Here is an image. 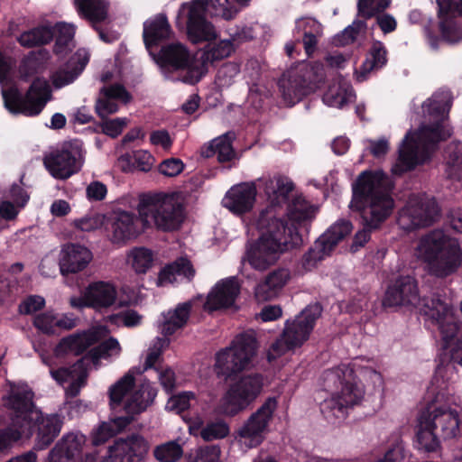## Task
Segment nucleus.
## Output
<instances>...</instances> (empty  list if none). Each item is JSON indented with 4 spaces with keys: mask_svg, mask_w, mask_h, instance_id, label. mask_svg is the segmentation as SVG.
<instances>
[{
    "mask_svg": "<svg viewBox=\"0 0 462 462\" xmlns=\"http://www.w3.org/2000/svg\"><path fill=\"white\" fill-rule=\"evenodd\" d=\"M256 186L267 206L259 212L256 226L261 236L247 250V259L253 268L263 271L288 249L285 235L289 224V178L280 173L263 176Z\"/></svg>",
    "mask_w": 462,
    "mask_h": 462,
    "instance_id": "nucleus-1",
    "label": "nucleus"
},
{
    "mask_svg": "<svg viewBox=\"0 0 462 462\" xmlns=\"http://www.w3.org/2000/svg\"><path fill=\"white\" fill-rule=\"evenodd\" d=\"M392 189L393 185L383 171H365L353 183L350 208L359 213L363 229L353 238L352 253L364 247L371 238V231L379 228L392 215L395 205Z\"/></svg>",
    "mask_w": 462,
    "mask_h": 462,
    "instance_id": "nucleus-2",
    "label": "nucleus"
},
{
    "mask_svg": "<svg viewBox=\"0 0 462 462\" xmlns=\"http://www.w3.org/2000/svg\"><path fill=\"white\" fill-rule=\"evenodd\" d=\"M101 328H90L81 332L70 334L62 337L54 348V354L58 357L64 356L68 353L75 356L82 355L88 347L98 343L88 350L84 356L67 367H61L63 375H88L91 371L98 370L102 365V359H108L114 354L118 355L121 346L118 340L110 337L101 342Z\"/></svg>",
    "mask_w": 462,
    "mask_h": 462,
    "instance_id": "nucleus-3",
    "label": "nucleus"
},
{
    "mask_svg": "<svg viewBox=\"0 0 462 462\" xmlns=\"http://www.w3.org/2000/svg\"><path fill=\"white\" fill-rule=\"evenodd\" d=\"M33 393L26 384H10V393L6 399L7 406L14 411V426L30 422L32 435L36 434L34 448H46L58 436L62 420L57 414L43 415L33 405Z\"/></svg>",
    "mask_w": 462,
    "mask_h": 462,
    "instance_id": "nucleus-4",
    "label": "nucleus"
},
{
    "mask_svg": "<svg viewBox=\"0 0 462 462\" xmlns=\"http://www.w3.org/2000/svg\"><path fill=\"white\" fill-rule=\"evenodd\" d=\"M249 2L250 0H191L180 5L178 16L186 19L187 36L192 43L210 42L217 38V33L206 15L231 20Z\"/></svg>",
    "mask_w": 462,
    "mask_h": 462,
    "instance_id": "nucleus-5",
    "label": "nucleus"
},
{
    "mask_svg": "<svg viewBox=\"0 0 462 462\" xmlns=\"http://www.w3.org/2000/svg\"><path fill=\"white\" fill-rule=\"evenodd\" d=\"M451 135L452 129L444 119L422 125L414 134L408 132L399 148L397 166L400 171H411L430 162L439 143Z\"/></svg>",
    "mask_w": 462,
    "mask_h": 462,
    "instance_id": "nucleus-6",
    "label": "nucleus"
},
{
    "mask_svg": "<svg viewBox=\"0 0 462 462\" xmlns=\"http://www.w3.org/2000/svg\"><path fill=\"white\" fill-rule=\"evenodd\" d=\"M419 250L430 273L439 278L456 273L462 262L458 241L440 229L432 230L424 236L420 241Z\"/></svg>",
    "mask_w": 462,
    "mask_h": 462,
    "instance_id": "nucleus-7",
    "label": "nucleus"
},
{
    "mask_svg": "<svg viewBox=\"0 0 462 462\" xmlns=\"http://www.w3.org/2000/svg\"><path fill=\"white\" fill-rule=\"evenodd\" d=\"M457 411L436 408L422 411L418 418L417 441L425 452H437L441 440L456 438L459 433Z\"/></svg>",
    "mask_w": 462,
    "mask_h": 462,
    "instance_id": "nucleus-8",
    "label": "nucleus"
},
{
    "mask_svg": "<svg viewBox=\"0 0 462 462\" xmlns=\"http://www.w3.org/2000/svg\"><path fill=\"white\" fill-rule=\"evenodd\" d=\"M150 54L163 72L181 71L180 80L185 84L196 85L206 75L203 61L198 60V56L191 55L180 42L162 44L156 53Z\"/></svg>",
    "mask_w": 462,
    "mask_h": 462,
    "instance_id": "nucleus-9",
    "label": "nucleus"
},
{
    "mask_svg": "<svg viewBox=\"0 0 462 462\" xmlns=\"http://www.w3.org/2000/svg\"><path fill=\"white\" fill-rule=\"evenodd\" d=\"M138 212L143 217V226L151 217L156 228L163 232L180 229L185 219L184 206L171 195H143L140 199Z\"/></svg>",
    "mask_w": 462,
    "mask_h": 462,
    "instance_id": "nucleus-10",
    "label": "nucleus"
},
{
    "mask_svg": "<svg viewBox=\"0 0 462 462\" xmlns=\"http://www.w3.org/2000/svg\"><path fill=\"white\" fill-rule=\"evenodd\" d=\"M111 405H122L128 413H140L150 406L156 391L143 377H122L109 389Z\"/></svg>",
    "mask_w": 462,
    "mask_h": 462,
    "instance_id": "nucleus-11",
    "label": "nucleus"
},
{
    "mask_svg": "<svg viewBox=\"0 0 462 462\" xmlns=\"http://www.w3.org/2000/svg\"><path fill=\"white\" fill-rule=\"evenodd\" d=\"M422 311L434 325L438 326L441 347L444 350L451 348L452 351L461 353L456 362L462 366L461 322L454 315L451 307L441 299L433 298L426 301Z\"/></svg>",
    "mask_w": 462,
    "mask_h": 462,
    "instance_id": "nucleus-12",
    "label": "nucleus"
},
{
    "mask_svg": "<svg viewBox=\"0 0 462 462\" xmlns=\"http://www.w3.org/2000/svg\"><path fill=\"white\" fill-rule=\"evenodd\" d=\"M263 391L262 377H235L221 397L216 411L221 415L236 416L254 402Z\"/></svg>",
    "mask_w": 462,
    "mask_h": 462,
    "instance_id": "nucleus-13",
    "label": "nucleus"
},
{
    "mask_svg": "<svg viewBox=\"0 0 462 462\" xmlns=\"http://www.w3.org/2000/svg\"><path fill=\"white\" fill-rule=\"evenodd\" d=\"M257 346V340L253 332L237 335L231 347L216 355V375H238L250 364L256 354Z\"/></svg>",
    "mask_w": 462,
    "mask_h": 462,
    "instance_id": "nucleus-14",
    "label": "nucleus"
},
{
    "mask_svg": "<svg viewBox=\"0 0 462 462\" xmlns=\"http://www.w3.org/2000/svg\"><path fill=\"white\" fill-rule=\"evenodd\" d=\"M51 96V90L45 80L36 78L27 91L23 94L18 88H10L3 92L6 109L14 115L36 116L42 113Z\"/></svg>",
    "mask_w": 462,
    "mask_h": 462,
    "instance_id": "nucleus-15",
    "label": "nucleus"
},
{
    "mask_svg": "<svg viewBox=\"0 0 462 462\" xmlns=\"http://www.w3.org/2000/svg\"><path fill=\"white\" fill-rule=\"evenodd\" d=\"M83 143L70 140L44 157L43 163L50 174L57 180H67L78 173L84 162Z\"/></svg>",
    "mask_w": 462,
    "mask_h": 462,
    "instance_id": "nucleus-16",
    "label": "nucleus"
},
{
    "mask_svg": "<svg viewBox=\"0 0 462 462\" xmlns=\"http://www.w3.org/2000/svg\"><path fill=\"white\" fill-rule=\"evenodd\" d=\"M295 185L291 181V250L300 248L308 240L312 222L319 208L302 194H293Z\"/></svg>",
    "mask_w": 462,
    "mask_h": 462,
    "instance_id": "nucleus-17",
    "label": "nucleus"
},
{
    "mask_svg": "<svg viewBox=\"0 0 462 462\" xmlns=\"http://www.w3.org/2000/svg\"><path fill=\"white\" fill-rule=\"evenodd\" d=\"M276 409L277 400L275 398L266 399L238 430L236 435L238 443L245 448L259 446L269 431V425Z\"/></svg>",
    "mask_w": 462,
    "mask_h": 462,
    "instance_id": "nucleus-18",
    "label": "nucleus"
},
{
    "mask_svg": "<svg viewBox=\"0 0 462 462\" xmlns=\"http://www.w3.org/2000/svg\"><path fill=\"white\" fill-rule=\"evenodd\" d=\"M353 225L347 219H338L331 225L314 243L301 259L302 267L310 270L319 261L331 254L337 245L351 234Z\"/></svg>",
    "mask_w": 462,
    "mask_h": 462,
    "instance_id": "nucleus-19",
    "label": "nucleus"
},
{
    "mask_svg": "<svg viewBox=\"0 0 462 462\" xmlns=\"http://www.w3.org/2000/svg\"><path fill=\"white\" fill-rule=\"evenodd\" d=\"M150 444L142 435L134 433L117 439L108 448L100 462H143L149 453Z\"/></svg>",
    "mask_w": 462,
    "mask_h": 462,
    "instance_id": "nucleus-20",
    "label": "nucleus"
},
{
    "mask_svg": "<svg viewBox=\"0 0 462 462\" xmlns=\"http://www.w3.org/2000/svg\"><path fill=\"white\" fill-rule=\"evenodd\" d=\"M440 213L439 206L433 197H420L418 200L400 212L399 224L411 231L432 225Z\"/></svg>",
    "mask_w": 462,
    "mask_h": 462,
    "instance_id": "nucleus-21",
    "label": "nucleus"
},
{
    "mask_svg": "<svg viewBox=\"0 0 462 462\" xmlns=\"http://www.w3.org/2000/svg\"><path fill=\"white\" fill-rule=\"evenodd\" d=\"M433 298L439 299V296H433L420 300L415 278L411 275H400L388 286L383 299V305L386 307L417 306L420 304L421 301L420 313L426 316L422 309L426 301Z\"/></svg>",
    "mask_w": 462,
    "mask_h": 462,
    "instance_id": "nucleus-22",
    "label": "nucleus"
},
{
    "mask_svg": "<svg viewBox=\"0 0 462 462\" xmlns=\"http://www.w3.org/2000/svg\"><path fill=\"white\" fill-rule=\"evenodd\" d=\"M143 217L125 210L115 211L109 220V231L114 244L125 243L134 239L141 233L140 223Z\"/></svg>",
    "mask_w": 462,
    "mask_h": 462,
    "instance_id": "nucleus-23",
    "label": "nucleus"
},
{
    "mask_svg": "<svg viewBox=\"0 0 462 462\" xmlns=\"http://www.w3.org/2000/svg\"><path fill=\"white\" fill-rule=\"evenodd\" d=\"M322 311L319 302L310 304L291 322V350L300 346L309 339Z\"/></svg>",
    "mask_w": 462,
    "mask_h": 462,
    "instance_id": "nucleus-24",
    "label": "nucleus"
},
{
    "mask_svg": "<svg viewBox=\"0 0 462 462\" xmlns=\"http://www.w3.org/2000/svg\"><path fill=\"white\" fill-rule=\"evenodd\" d=\"M93 259L92 252L85 245L69 243L60 252L59 266L63 276L85 270Z\"/></svg>",
    "mask_w": 462,
    "mask_h": 462,
    "instance_id": "nucleus-25",
    "label": "nucleus"
},
{
    "mask_svg": "<svg viewBox=\"0 0 462 462\" xmlns=\"http://www.w3.org/2000/svg\"><path fill=\"white\" fill-rule=\"evenodd\" d=\"M241 286L236 277L223 279L216 283L205 303L210 311L231 308L240 294Z\"/></svg>",
    "mask_w": 462,
    "mask_h": 462,
    "instance_id": "nucleus-26",
    "label": "nucleus"
},
{
    "mask_svg": "<svg viewBox=\"0 0 462 462\" xmlns=\"http://www.w3.org/2000/svg\"><path fill=\"white\" fill-rule=\"evenodd\" d=\"M257 194L254 182L236 185L226 192L224 206L236 215L245 214L254 208Z\"/></svg>",
    "mask_w": 462,
    "mask_h": 462,
    "instance_id": "nucleus-27",
    "label": "nucleus"
},
{
    "mask_svg": "<svg viewBox=\"0 0 462 462\" xmlns=\"http://www.w3.org/2000/svg\"><path fill=\"white\" fill-rule=\"evenodd\" d=\"M89 58L90 54L86 49L77 50L64 65L52 73L51 79L53 86L61 88L72 83L83 72Z\"/></svg>",
    "mask_w": 462,
    "mask_h": 462,
    "instance_id": "nucleus-28",
    "label": "nucleus"
},
{
    "mask_svg": "<svg viewBox=\"0 0 462 462\" xmlns=\"http://www.w3.org/2000/svg\"><path fill=\"white\" fill-rule=\"evenodd\" d=\"M172 33L171 24L164 14H159L143 23V42L150 53H152L153 49L162 42L171 39Z\"/></svg>",
    "mask_w": 462,
    "mask_h": 462,
    "instance_id": "nucleus-29",
    "label": "nucleus"
},
{
    "mask_svg": "<svg viewBox=\"0 0 462 462\" xmlns=\"http://www.w3.org/2000/svg\"><path fill=\"white\" fill-rule=\"evenodd\" d=\"M117 291L114 284L107 282H93L87 287L88 308L102 310L116 304Z\"/></svg>",
    "mask_w": 462,
    "mask_h": 462,
    "instance_id": "nucleus-30",
    "label": "nucleus"
},
{
    "mask_svg": "<svg viewBox=\"0 0 462 462\" xmlns=\"http://www.w3.org/2000/svg\"><path fill=\"white\" fill-rule=\"evenodd\" d=\"M79 15L91 26L100 24L108 17L109 4L106 0H74Z\"/></svg>",
    "mask_w": 462,
    "mask_h": 462,
    "instance_id": "nucleus-31",
    "label": "nucleus"
},
{
    "mask_svg": "<svg viewBox=\"0 0 462 462\" xmlns=\"http://www.w3.org/2000/svg\"><path fill=\"white\" fill-rule=\"evenodd\" d=\"M289 273L273 271L266 278L258 283L254 290V297L258 302L268 301L275 298L280 290L286 283Z\"/></svg>",
    "mask_w": 462,
    "mask_h": 462,
    "instance_id": "nucleus-32",
    "label": "nucleus"
},
{
    "mask_svg": "<svg viewBox=\"0 0 462 462\" xmlns=\"http://www.w3.org/2000/svg\"><path fill=\"white\" fill-rule=\"evenodd\" d=\"M234 135L233 133H226L213 139L208 145L201 148V156L204 158L217 156L219 162H230L236 154L232 145Z\"/></svg>",
    "mask_w": 462,
    "mask_h": 462,
    "instance_id": "nucleus-33",
    "label": "nucleus"
},
{
    "mask_svg": "<svg viewBox=\"0 0 462 462\" xmlns=\"http://www.w3.org/2000/svg\"><path fill=\"white\" fill-rule=\"evenodd\" d=\"M165 344V339L158 337L154 347L148 352L142 368L139 367L138 371H134V368H133L125 374V375L142 374L149 369H153L158 375H175L173 370L171 367L164 365L162 359V347Z\"/></svg>",
    "mask_w": 462,
    "mask_h": 462,
    "instance_id": "nucleus-34",
    "label": "nucleus"
},
{
    "mask_svg": "<svg viewBox=\"0 0 462 462\" xmlns=\"http://www.w3.org/2000/svg\"><path fill=\"white\" fill-rule=\"evenodd\" d=\"M191 307L192 305L189 301L180 303L175 310H169L167 314H164V320L161 327L162 333L165 337H169L185 327L189 319Z\"/></svg>",
    "mask_w": 462,
    "mask_h": 462,
    "instance_id": "nucleus-35",
    "label": "nucleus"
},
{
    "mask_svg": "<svg viewBox=\"0 0 462 462\" xmlns=\"http://www.w3.org/2000/svg\"><path fill=\"white\" fill-rule=\"evenodd\" d=\"M387 61V50L384 44L380 41H374L368 56L359 69L358 78H362V80L366 79L372 71L381 69Z\"/></svg>",
    "mask_w": 462,
    "mask_h": 462,
    "instance_id": "nucleus-36",
    "label": "nucleus"
},
{
    "mask_svg": "<svg viewBox=\"0 0 462 462\" xmlns=\"http://www.w3.org/2000/svg\"><path fill=\"white\" fill-rule=\"evenodd\" d=\"M53 30L55 37L53 52L59 57H64L75 47L74 27L64 23H58Z\"/></svg>",
    "mask_w": 462,
    "mask_h": 462,
    "instance_id": "nucleus-37",
    "label": "nucleus"
},
{
    "mask_svg": "<svg viewBox=\"0 0 462 462\" xmlns=\"http://www.w3.org/2000/svg\"><path fill=\"white\" fill-rule=\"evenodd\" d=\"M446 172L452 180L462 179V144L459 142H452L444 150Z\"/></svg>",
    "mask_w": 462,
    "mask_h": 462,
    "instance_id": "nucleus-38",
    "label": "nucleus"
},
{
    "mask_svg": "<svg viewBox=\"0 0 462 462\" xmlns=\"http://www.w3.org/2000/svg\"><path fill=\"white\" fill-rule=\"evenodd\" d=\"M130 423L128 417H119L102 422L93 432L94 445H99L122 431Z\"/></svg>",
    "mask_w": 462,
    "mask_h": 462,
    "instance_id": "nucleus-39",
    "label": "nucleus"
},
{
    "mask_svg": "<svg viewBox=\"0 0 462 462\" xmlns=\"http://www.w3.org/2000/svg\"><path fill=\"white\" fill-rule=\"evenodd\" d=\"M86 437L79 432H71L62 437L54 446L72 462L82 453Z\"/></svg>",
    "mask_w": 462,
    "mask_h": 462,
    "instance_id": "nucleus-40",
    "label": "nucleus"
},
{
    "mask_svg": "<svg viewBox=\"0 0 462 462\" xmlns=\"http://www.w3.org/2000/svg\"><path fill=\"white\" fill-rule=\"evenodd\" d=\"M341 391L337 393L344 402H347L352 407L358 405L364 398L363 385L355 380V377H338Z\"/></svg>",
    "mask_w": 462,
    "mask_h": 462,
    "instance_id": "nucleus-41",
    "label": "nucleus"
},
{
    "mask_svg": "<svg viewBox=\"0 0 462 462\" xmlns=\"http://www.w3.org/2000/svg\"><path fill=\"white\" fill-rule=\"evenodd\" d=\"M32 430L30 422L27 427L23 424L14 426V418L9 428L0 432V453L9 449L14 442L21 439H30Z\"/></svg>",
    "mask_w": 462,
    "mask_h": 462,
    "instance_id": "nucleus-42",
    "label": "nucleus"
},
{
    "mask_svg": "<svg viewBox=\"0 0 462 462\" xmlns=\"http://www.w3.org/2000/svg\"><path fill=\"white\" fill-rule=\"evenodd\" d=\"M352 408L351 405H348L347 402H344L337 395L325 400L320 406L321 412L329 420H345L348 415V411Z\"/></svg>",
    "mask_w": 462,
    "mask_h": 462,
    "instance_id": "nucleus-43",
    "label": "nucleus"
},
{
    "mask_svg": "<svg viewBox=\"0 0 462 462\" xmlns=\"http://www.w3.org/2000/svg\"><path fill=\"white\" fill-rule=\"evenodd\" d=\"M233 51L234 48L231 41H220L203 51L200 56L198 57V60L203 61L207 74L208 63H213L228 57Z\"/></svg>",
    "mask_w": 462,
    "mask_h": 462,
    "instance_id": "nucleus-44",
    "label": "nucleus"
},
{
    "mask_svg": "<svg viewBox=\"0 0 462 462\" xmlns=\"http://www.w3.org/2000/svg\"><path fill=\"white\" fill-rule=\"evenodd\" d=\"M128 262L137 273H145L153 262L152 250L145 247H134L128 254Z\"/></svg>",
    "mask_w": 462,
    "mask_h": 462,
    "instance_id": "nucleus-45",
    "label": "nucleus"
},
{
    "mask_svg": "<svg viewBox=\"0 0 462 462\" xmlns=\"http://www.w3.org/2000/svg\"><path fill=\"white\" fill-rule=\"evenodd\" d=\"M301 74L298 76L299 85L310 90L319 87L324 81V73L321 65H303Z\"/></svg>",
    "mask_w": 462,
    "mask_h": 462,
    "instance_id": "nucleus-46",
    "label": "nucleus"
},
{
    "mask_svg": "<svg viewBox=\"0 0 462 462\" xmlns=\"http://www.w3.org/2000/svg\"><path fill=\"white\" fill-rule=\"evenodd\" d=\"M220 448L217 445H209L189 453L185 462H220Z\"/></svg>",
    "mask_w": 462,
    "mask_h": 462,
    "instance_id": "nucleus-47",
    "label": "nucleus"
},
{
    "mask_svg": "<svg viewBox=\"0 0 462 462\" xmlns=\"http://www.w3.org/2000/svg\"><path fill=\"white\" fill-rule=\"evenodd\" d=\"M153 454L160 462H176L181 457L183 449L176 441H169L157 446Z\"/></svg>",
    "mask_w": 462,
    "mask_h": 462,
    "instance_id": "nucleus-48",
    "label": "nucleus"
},
{
    "mask_svg": "<svg viewBox=\"0 0 462 462\" xmlns=\"http://www.w3.org/2000/svg\"><path fill=\"white\" fill-rule=\"evenodd\" d=\"M439 32L444 41L449 43H457L462 41V25L457 18L439 21Z\"/></svg>",
    "mask_w": 462,
    "mask_h": 462,
    "instance_id": "nucleus-49",
    "label": "nucleus"
},
{
    "mask_svg": "<svg viewBox=\"0 0 462 462\" xmlns=\"http://www.w3.org/2000/svg\"><path fill=\"white\" fill-rule=\"evenodd\" d=\"M40 66L41 60L39 56L34 51L29 52L20 62L18 69L20 79L23 81H28L38 73Z\"/></svg>",
    "mask_w": 462,
    "mask_h": 462,
    "instance_id": "nucleus-50",
    "label": "nucleus"
},
{
    "mask_svg": "<svg viewBox=\"0 0 462 462\" xmlns=\"http://www.w3.org/2000/svg\"><path fill=\"white\" fill-rule=\"evenodd\" d=\"M127 123L128 120L126 118L116 117L110 119L108 117H105L97 123V127L102 134L111 138H116L122 134L123 130L127 125Z\"/></svg>",
    "mask_w": 462,
    "mask_h": 462,
    "instance_id": "nucleus-51",
    "label": "nucleus"
},
{
    "mask_svg": "<svg viewBox=\"0 0 462 462\" xmlns=\"http://www.w3.org/2000/svg\"><path fill=\"white\" fill-rule=\"evenodd\" d=\"M122 157L133 163V165L139 171L144 172L149 171L154 162V157L149 152L144 150L134 151L132 153H126Z\"/></svg>",
    "mask_w": 462,
    "mask_h": 462,
    "instance_id": "nucleus-52",
    "label": "nucleus"
},
{
    "mask_svg": "<svg viewBox=\"0 0 462 462\" xmlns=\"http://www.w3.org/2000/svg\"><path fill=\"white\" fill-rule=\"evenodd\" d=\"M289 350V319L284 321L282 333L270 346L267 353L269 362L276 359Z\"/></svg>",
    "mask_w": 462,
    "mask_h": 462,
    "instance_id": "nucleus-53",
    "label": "nucleus"
},
{
    "mask_svg": "<svg viewBox=\"0 0 462 462\" xmlns=\"http://www.w3.org/2000/svg\"><path fill=\"white\" fill-rule=\"evenodd\" d=\"M228 434L229 427L222 420L208 423L206 427L202 428L200 431L201 438L206 441L224 439Z\"/></svg>",
    "mask_w": 462,
    "mask_h": 462,
    "instance_id": "nucleus-54",
    "label": "nucleus"
},
{
    "mask_svg": "<svg viewBox=\"0 0 462 462\" xmlns=\"http://www.w3.org/2000/svg\"><path fill=\"white\" fill-rule=\"evenodd\" d=\"M118 109L119 106L116 101L99 93L95 103V112L100 119H104L109 115L116 113Z\"/></svg>",
    "mask_w": 462,
    "mask_h": 462,
    "instance_id": "nucleus-55",
    "label": "nucleus"
},
{
    "mask_svg": "<svg viewBox=\"0 0 462 462\" xmlns=\"http://www.w3.org/2000/svg\"><path fill=\"white\" fill-rule=\"evenodd\" d=\"M194 397L190 392H185L169 398L166 410L175 413H180L189 407V402Z\"/></svg>",
    "mask_w": 462,
    "mask_h": 462,
    "instance_id": "nucleus-56",
    "label": "nucleus"
},
{
    "mask_svg": "<svg viewBox=\"0 0 462 462\" xmlns=\"http://www.w3.org/2000/svg\"><path fill=\"white\" fill-rule=\"evenodd\" d=\"M56 317L50 312L40 313L33 319V326L47 335H53L56 332Z\"/></svg>",
    "mask_w": 462,
    "mask_h": 462,
    "instance_id": "nucleus-57",
    "label": "nucleus"
},
{
    "mask_svg": "<svg viewBox=\"0 0 462 462\" xmlns=\"http://www.w3.org/2000/svg\"><path fill=\"white\" fill-rule=\"evenodd\" d=\"M100 94L106 95V97L114 101H122L124 104L129 103L132 99L131 94L121 84H114L108 87L104 86L100 88Z\"/></svg>",
    "mask_w": 462,
    "mask_h": 462,
    "instance_id": "nucleus-58",
    "label": "nucleus"
},
{
    "mask_svg": "<svg viewBox=\"0 0 462 462\" xmlns=\"http://www.w3.org/2000/svg\"><path fill=\"white\" fill-rule=\"evenodd\" d=\"M57 383L61 385L67 396H76L86 384V377H55Z\"/></svg>",
    "mask_w": 462,
    "mask_h": 462,
    "instance_id": "nucleus-59",
    "label": "nucleus"
},
{
    "mask_svg": "<svg viewBox=\"0 0 462 462\" xmlns=\"http://www.w3.org/2000/svg\"><path fill=\"white\" fill-rule=\"evenodd\" d=\"M120 319H122L125 327L133 328L141 323L142 316L134 310H127L120 313L111 314L107 317V320L111 324H116L117 320Z\"/></svg>",
    "mask_w": 462,
    "mask_h": 462,
    "instance_id": "nucleus-60",
    "label": "nucleus"
},
{
    "mask_svg": "<svg viewBox=\"0 0 462 462\" xmlns=\"http://www.w3.org/2000/svg\"><path fill=\"white\" fill-rule=\"evenodd\" d=\"M437 5L439 21L457 18V14L460 15V6L453 0H437Z\"/></svg>",
    "mask_w": 462,
    "mask_h": 462,
    "instance_id": "nucleus-61",
    "label": "nucleus"
},
{
    "mask_svg": "<svg viewBox=\"0 0 462 462\" xmlns=\"http://www.w3.org/2000/svg\"><path fill=\"white\" fill-rule=\"evenodd\" d=\"M184 163L179 158H170L162 161L159 165V171L167 177H175L184 170Z\"/></svg>",
    "mask_w": 462,
    "mask_h": 462,
    "instance_id": "nucleus-62",
    "label": "nucleus"
},
{
    "mask_svg": "<svg viewBox=\"0 0 462 462\" xmlns=\"http://www.w3.org/2000/svg\"><path fill=\"white\" fill-rule=\"evenodd\" d=\"M30 31L36 47L49 44L54 38V30L48 25H40Z\"/></svg>",
    "mask_w": 462,
    "mask_h": 462,
    "instance_id": "nucleus-63",
    "label": "nucleus"
},
{
    "mask_svg": "<svg viewBox=\"0 0 462 462\" xmlns=\"http://www.w3.org/2000/svg\"><path fill=\"white\" fill-rule=\"evenodd\" d=\"M44 306V298L38 295H31L19 305V312L23 315H29L41 310Z\"/></svg>",
    "mask_w": 462,
    "mask_h": 462,
    "instance_id": "nucleus-64",
    "label": "nucleus"
}]
</instances>
